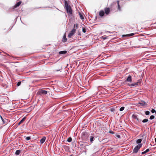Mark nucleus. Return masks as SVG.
Returning <instances> with one entry per match:
<instances>
[{"label":"nucleus","instance_id":"1","mask_svg":"<svg viewBox=\"0 0 156 156\" xmlns=\"http://www.w3.org/2000/svg\"><path fill=\"white\" fill-rule=\"evenodd\" d=\"M110 13V9L108 7H106L104 9V10H100L99 12V16L102 17L103 16H106L109 14Z\"/></svg>","mask_w":156,"mask_h":156},{"label":"nucleus","instance_id":"2","mask_svg":"<svg viewBox=\"0 0 156 156\" xmlns=\"http://www.w3.org/2000/svg\"><path fill=\"white\" fill-rule=\"evenodd\" d=\"M65 6L67 12L70 14L72 13V10L70 5H68V3L66 1H65L64 2Z\"/></svg>","mask_w":156,"mask_h":156},{"label":"nucleus","instance_id":"3","mask_svg":"<svg viewBox=\"0 0 156 156\" xmlns=\"http://www.w3.org/2000/svg\"><path fill=\"white\" fill-rule=\"evenodd\" d=\"M142 144H138L137 146H136L133 151V153H136L138 151L139 149L140 148L142 147Z\"/></svg>","mask_w":156,"mask_h":156},{"label":"nucleus","instance_id":"4","mask_svg":"<svg viewBox=\"0 0 156 156\" xmlns=\"http://www.w3.org/2000/svg\"><path fill=\"white\" fill-rule=\"evenodd\" d=\"M76 32V29H73L70 32L68 35V37L69 38H71L72 36L75 34Z\"/></svg>","mask_w":156,"mask_h":156},{"label":"nucleus","instance_id":"5","mask_svg":"<svg viewBox=\"0 0 156 156\" xmlns=\"http://www.w3.org/2000/svg\"><path fill=\"white\" fill-rule=\"evenodd\" d=\"M132 118L133 119L136 120V122H139V120L138 118V115L135 114H134L132 116Z\"/></svg>","mask_w":156,"mask_h":156},{"label":"nucleus","instance_id":"6","mask_svg":"<svg viewBox=\"0 0 156 156\" xmlns=\"http://www.w3.org/2000/svg\"><path fill=\"white\" fill-rule=\"evenodd\" d=\"M38 93L39 94H47V91L45 90H41L38 92Z\"/></svg>","mask_w":156,"mask_h":156},{"label":"nucleus","instance_id":"7","mask_svg":"<svg viewBox=\"0 0 156 156\" xmlns=\"http://www.w3.org/2000/svg\"><path fill=\"white\" fill-rule=\"evenodd\" d=\"M21 3V1L19 2H17L16 4V5L14 6L13 8L14 9L16 7H18L20 5Z\"/></svg>","mask_w":156,"mask_h":156},{"label":"nucleus","instance_id":"8","mask_svg":"<svg viewBox=\"0 0 156 156\" xmlns=\"http://www.w3.org/2000/svg\"><path fill=\"white\" fill-rule=\"evenodd\" d=\"M126 80L128 82H131L132 81V78L131 76L129 75L128 76Z\"/></svg>","mask_w":156,"mask_h":156},{"label":"nucleus","instance_id":"9","mask_svg":"<svg viewBox=\"0 0 156 156\" xmlns=\"http://www.w3.org/2000/svg\"><path fill=\"white\" fill-rule=\"evenodd\" d=\"M90 142L91 143H92L94 141V137L92 136H90Z\"/></svg>","mask_w":156,"mask_h":156},{"label":"nucleus","instance_id":"10","mask_svg":"<svg viewBox=\"0 0 156 156\" xmlns=\"http://www.w3.org/2000/svg\"><path fill=\"white\" fill-rule=\"evenodd\" d=\"M67 38L66 37V34H65L63 37L62 41L64 42H65L67 41Z\"/></svg>","mask_w":156,"mask_h":156},{"label":"nucleus","instance_id":"11","mask_svg":"<svg viewBox=\"0 0 156 156\" xmlns=\"http://www.w3.org/2000/svg\"><path fill=\"white\" fill-rule=\"evenodd\" d=\"M46 139V138L45 137H43L41 139L40 141L41 143L42 144L44 143Z\"/></svg>","mask_w":156,"mask_h":156},{"label":"nucleus","instance_id":"12","mask_svg":"<svg viewBox=\"0 0 156 156\" xmlns=\"http://www.w3.org/2000/svg\"><path fill=\"white\" fill-rule=\"evenodd\" d=\"M67 53V51H61L59 52V54H65Z\"/></svg>","mask_w":156,"mask_h":156},{"label":"nucleus","instance_id":"13","mask_svg":"<svg viewBox=\"0 0 156 156\" xmlns=\"http://www.w3.org/2000/svg\"><path fill=\"white\" fill-rule=\"evenodd\" d=\"M142 139H139L137 140L136 141V143L138 144H140V143L141 142Z\"/></svg>","mask_w":156,"mask_h":156},{"label":"nucleus","instance_id":"14","mask_svg":"<svg viewBox=\"0 0 156 156\" xmlns=\"http://www.w3.org/2000/svg\"><path fill=\"white\" fill-rule=\"evenodd\" d=\"M21 151L20 150H17L16 151V152H15V154H16V155H19L20 152Z\"/></svg>","mask_w":156,"mask_h":156},{"label":"nucleus","instance_id":"15","mask_svg":"<svg viewBox=\"0 0 156 156\" xmlns=\"http://www.w3.org/2000/svg\"><path fill=\"white\" fill-rule=\"evenodd\" d=\"M79 15L81 19L83 20L84 19V17H83V15L80 12H79Z\"/></svg>","mask_w":156,"mask_h":156},{"label":"nucleus","instance_id":"16","mask_svg":"<svg viewBox=\"0 0 156 156\" xmlns=\"http://www.w3.org/2000/svg\"><path fill=\"white\" fill-rule=\"evenodd\" d=\"M117 2L118 7V9L119 10H120V6L119 5V1H117Z\"/></svg>","mask_w":156,"mask_h":156},{"label":"nucleus","instance_id":"17","mask_svg":"<svg viewBox=\"0 0 156 156\" xmlns=\"http://www.w3.org/2000/svg\"><path fill=\"white\" fill-rule=\"evenodd\" d=\"M134 35V34L133 33H132L128 34H126L125 35H124V36H131L133 35Z\"/></svg>","mask_w":156,"mask_h":156},{"label":"nucleus","instance_id":"18","mask_svg":"<svg viewBox=\"0 0 156 156\" xmlns=\"http://www.w3.org/2000/svg\"><path fill=\"white\" fill-rule=\"evenodd\" d=\"M148 120L147 119H144L142 120V122L143 123H145L147 122Z\"/></svg>","mask_w":156,"mask_h":156},{"label":"nucleus","instance_id":"19","mask_svg":"<svg viewBox=\"0 0 156 156\" xmlns=\"http://www.w3.org/2000/svg\"><path fill=\"white\" fill-rule=\"evenodd\" d=\"M25 119V118H23L22 119V120L20 121V122L18 124L20 125L21 123H22L24 121Z\"/></svg>","mask_w":156,"mask_h":156},{"label":"nucleus","instance_id":"20","mask_svg":"<svg viewBox=\"0 0 156 156\" xmlns=\"http://www.w3.org/2000/svg\"><path fill=\"white\" fill-rule=\"evenodd\" d=\"M72 139L71 137H69L67 140V141L68 142H70L72 141Z\"/></svg>","mask_w":156,"mask_h":156},{"label":"nucleus","instance_id":"21","mask_svg":"<svg viewBox=\"0 0 156 156\" xmlns=\"http://www.w3.org/2000/svg\"><path fill=\"white\" fill-rule=\"evenodd\" d=\"M0 118H1L2 121L3 122V123L4 124H5V121L2 118V117L1 115H0Z\"/></svg>","mask_w":156,"mask_h":156},{"label":"nucleus","instance_id":"22","mask_svg":"<svg viewBox=\"0 0 156 156\" xmlns=\"http://www.w3.org/2000/svg\"><path fill=\"white\" fill-rule=\"evenodd\" d=\"M124 108H125L124 107H122L120 108V109H119L120 111H122L123 110H124Z\"/></svg>","mask_w":156,"mask_h":156},{"label":"nucleus","instance_id":"23","mask_svg":"<svg viewBox=\"0 0 156 156\" xmlns=\"http://www.w3.org/2000/svg\"><path fill=\"white\" fill-rule=\"evenodd\" d=\"M154 117H155L153 115H152L150 117V119L151 120H152V119H154Z\"/></svg>","mask_w":156,"mask_h":156},{"label":"nucleus","instance_id":"24","mask_svg":"<svg viewBox=\"0 0 156 156\" xmlns=\"http://www.w3.org/2000/svg\"><path fill=\"white\" fill-rule=\"evenodd\" d=\"M30 136H27V137L26 138V139L27 140H29L30 139Z\"/></svg>","mask_w":156,"mask_h":156},{"label":"nucleus","instance_id":"25","mask_svg":"<svg viewBox=\"0 0 156 156\" xmlns=\"http://www.w3.org/2000/svg\"><path fill=\"white\" fill-rule=\"evenodd\" d=\"M150 112L149 111H147L145 112V114L147 115H148L149 114Z\"/></svg>","mask_w":156,"mask_h":156},{"label":"nucleus","instance_id":"26","mask_svg":"<svg viewBox=\"0 0 156 156\" xmlns=\"http://www.w3.org/2000/svg\"><path fill=\"white\" fill-rule=\"evenodd\" d=\"M138 82H137L136 83H133V86H137L138 85Z\"/></svg>","mask_w":156,"mask_h":156},{"label":"nucleus","instance_id":"27","mask_svg":"<svg viewBox=\"0 0 156 156\" xmlns=\"http://www.w3.org/2000/svg\"><path fill=\"white\" fill-rule=\"evenodd\" d=\"M86 30L84 28H83L82 31L84 33H85L86 32Z\"/></svg>","mask_w":156,"mask_h":156},{"label":"nucleus","instance_id":"28","mask_svg":"<svg viewBox=\"0 0 156 156\" xmlns=\"http://www.w3.org/2000/svg\"><path fill=\"white\" fill-rule=\"evenodd\" d=\"M151 112L152 113H154L155 112V113H156V111H155V110L154 109H152L151 110Z\"/></svg>","mask_w":156,"mask_h":156},{"label":"nucleus","instance_id":"29","mask_svg":"<svg viewBox=\"0 0 156 156\" xmlns=\"http://www.w3.org/2000/svg\"><path fill=\"white\" fill-rule=\"evenodd\" d=\"M21 84V82H19L17 83V86H20V85Z\"/></svg>","mask_w":156,"mask_h":156},{"label":"nucleus","instance_id":"30","mask_svg":"<svg viewBox=\"0 0 156 156\" xmlns=\"http://www.w3.org/2000/svg\"><path fill=\"white\" fill-rule=\"evenodd\" d=\"M109 133H112V134H113L114 133V132L112 131H109Z\"/></svg>","mask_w":156,"mask_h":156},{"label":"nucleus","instance_id":"31","mask_svg":"<svg viewBox=\"0 0 156 156\" xmlns=\"http://www.w3.org/2000/svg\"><path fill=\"white\" fill-rule=\"evenodd\" d=\"M116 136L117 138H120V135H116Z\"/></svg>","mask_w":156,"mask_h":156},{"label":"nucleus","instance_id":"32","mask_svg":"<svg viewBox=\"0 0 156 156\" xmlns=\"http://www.w3.org/2000/svg\"><path fill=\"white\" fill-rule=\"evenodd\" d=\"M149 151V149H147L145 151L146 153L147 152H148Z\"/></svg>","mask_w":156,"mask_h":156},{"label":"nucleus","instance_id":"33","mask_svg":"<svg viewBox=\"0 0 156 156\" xmlns=\"http://www.w3.org/2000/svg\"><path fill=\"white\" fill-rule=\"evenodd\" d=\"M146 153L144 151L142 152L141 154H145Z\"/></svg>","mask_w":156,"mask_h":156},{"label":"nucleus","instance_id":"34","mask_svg":"<svg viewBox=\"0 0 156 156\" xmlns=\"http://www.w3.org/2000/svg\"><path fill=\"white\" fill-rule=\"evenodd\" d=\"M129 86H134L133 83L131 84Z\"/></svg>","mask_w":156,"mask_h":156},{"label":"nucleus","instance_id":"35","mask_svg":"<svg viewBox=\"0 0 156 156\" xmlns=\"http://www.w3.org/2000/svg\"><path fill=\"white\" fill-rule=\"evenodd\" d=\"M144 136V134H143V135H142L141 136L142 137H143Z\"/></svg>","mask_w":156,"mask_h":156},{"label":"nucleus","instance_id":"36","mask_svg":"<svg viewBox=\"0 0 156 156\" xmlns=\"http://www.w3.org/2000/svg\"><path fill=\"white\" fill-rule=\"evenodd\" d=\"M102 38H103L104 40L106 39V37H102Z\"/></svg>","mask_w":156,"mask_h":156},{"label":"nucleus","instance_id":"37","mask_svg":"<svg viewBox=\"0 0 156 156\" xmlns=\"http://www.w3.org/2000/svg\"><path fill=\"white\" fill-rule=\"evenodd\" d=\"M155 142L156 143V138L155 139Z\"/></svg>","mask_w":156,"mask_h":156},{"label":"nucleus","instance_id":"38","mask_svg":"<svg viewBox=\"0 0 156 156\" xmlns=\"http://www.w3.org/2000/svg\"><path fill=\"white\" fill-rule=\"evenodd\" d=\"M75 24H74V27H75Z\"/></svg>","mask_w":156,"mask_h":156},{"label":"nucleus","instance_id":"39","mask_svg":"<svg viewBox=\"0 0 156 156\" xmlns=\"http://www.w3.org/2000/svg\"><path fill=\"white\" fill-rule=\"evenodd\" d=\"M69 156H73V155H70Z\"/></svg>","mask_w":156,"mask_h":156}]
</instances>
